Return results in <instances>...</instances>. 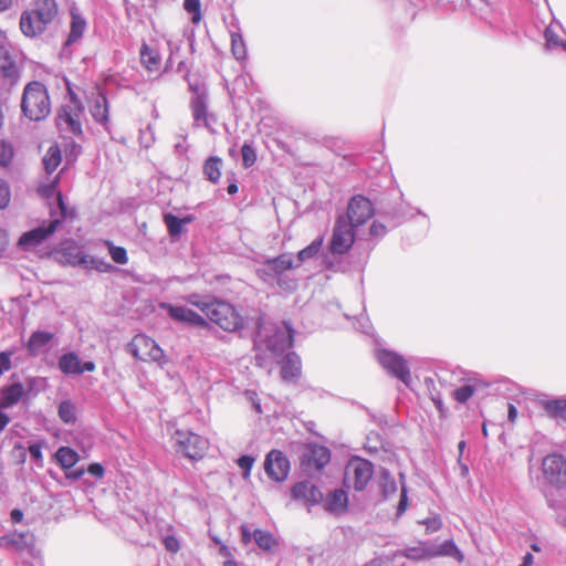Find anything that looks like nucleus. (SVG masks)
<instances>
[{
	"label": "nucleus",
	"mask_w": 566,
	"mask_h": 566,
	"mask_svg": "<svg viewBox=\"0 0 566 566\" xmlns=\"http://www.w3.org/2000/svg\"><path fill=\"white\" fill-rule=\"evenodd\" d=\"M186 301L198 307L211 322L226 332H235L243 327L242 316L230 303L197 293L188 295Z\"/></svg>",
	"instance_id": "1"
},
{
	"label": "nucleus",
	"mask_w": 566,
	"mask_h": 566,
	"mask_svg": "<svg viewBox=\"0 0 566 566\" xmlns=\"http://www.w3.org/2000/svg\"><path fill=\"white\" fill-rule=\"evenodd\" d=\"M59 13L55 0H34L31 7L20 15V30L27 38L42 35L53 23Z\"/></svg>",
	"instance_id": "2"
},
{
	"label": "nucleus",
	"mask_w": 566,
	"mask_h": 566,
	"mask_svg": "<svg viewBox=\"0 0 566 566\" xmlns=\"http://www.w3.org/2000/svg\"><path fill=\"white\" fill-rule=\"evenodd\" d=\"M21 112L32 122H40L51 112V103L48 88L39 81L29 82L21 98Z\"/></svg>",
	"instance_id": "3"
},
{
	"label": "nucleus",
	"mask_w": 566,
	"mask_h": 566,
	"mask_svg": "<svg viewBox=\"0 0 566 566\" xmlns=\"http://www.w3.org/2000/svg\"><path fill=\"white\" fill-rule=\"evenodd\" d=\"M59 253L61 254V262L73 268L95 270L101 273L113 270V265L104 259L87 255L74 240L64 241Z\"/></svg>",
	"instance_id": "4"
},
{
	"label": "nucleus",
	"mask_w": 566,
	"mask_h": 566,
	"mask_svg": "<svg viewBox=\"0 0 566 566\" xmlns=\"http://www.w3.org/2000/svg\"><path fill=\"white\" fill-rule=\"evenodd\" d=\"M375 468L373 462L358 455H354L348 461L345 469L344 483L353 488L356 492L366 490L373 479Z\"/></svg>",
	"instance_id": "5"
},
{
	"label": "nucleus",
	"mask_w": 566,
	"mask_h": 566,
	"mask_svg": "<svg viewBox=\"0 0 566 566\" xmlns=\"http://www.w3.org/2000/svg\"><path fill=\"white\" fill-rule=\"evenodd\" d=\"M84 107L82 102L72 91L70 92V103L63 105L57 114L56 124L63 132H69L75 136L82 135L81 116Z\"/></svg>",
	"instance_id": "6"
},
{
	"label": "nucleus",
	"mask_w": 566,
	"mask_h": 566,
	"mask_svg": "<svg viewBox=\"0 0 566 566\" xmlns=\"http://www.w3.org/2000/svg\"><path fill=\"white\" fill-rule=\"evenodd\" d=\"M376 357L380 366L392 377L399 379L406 386L411 384L410 367L406 358L390 349H378Z\"/></svg>",
	"instance_id": "7"
},
{
	"label": "nucleus",
	"mask_w": 566,
	"mask_h": 566,
	"mask_svg": "<svg viewBox=\"0 0 566 566\" xmlns=\"http://www.w3.org/2000/svg\"><path fill=\"white\" fill-rule=\"evenodd\" d=\"M129 354L143 361H155L160 366L167 363L166 355L159 345L150 337L138 334L127 346Z\"/></svg>",
	"instance_id": "8"
},
{
	"label": "nucleus",
	"mask_w": 566,
	"mask_h": 566,
	"mask_svg": "<svg viewBox=\"0 0 566 566\" xmlns=\"http://www.w3.org/2000/svg\"><path fill=\"white\" fill-rule=\"evenodd\" d=\"M294 266L292 254L282 253L279 256L265 259L263 265L256 270V274L264 282L276 281L280 287H285L283 275Z\"/></svg>",
	"instance_id": "9"
},
{
	"label": "nucleus",
	"mask_w": 566,
	"mask_h": 566,
	"mask_svg": "<svg viewBox=\"0 0 566 566\" xmlns=\"http://www.w3.org/2000/svg\"><path fill=\"white\" fill-rule=\"evenodd\" d=\"M355 228L345 217H338L329 241V251L333 254H345L355 242Z\"/></svg>",
	"instance_id": "10"
},
{
	"label": "nucleus",
	"mask_w": 566,
	"mask_h": 566,
	"mask_svg": "<svg viewBox=\"0 0 566 566\" xmlns=\"http://www.w3.org/2000/svg\"><path fill=\"white\" fill-rule=\"evenodd\" d=\"M294 344V328L287 321L275 327L272 335L265 340L266 350L275 358L282 357Z\"/></svg>",
	"instance_id": "11"
},
{
	"label": "nucleus",
	"mask_w": 566,
	"mask_h": 566,
	"mask_svg": "<svg viewBox=\"0 0 566 566\" xmlns=\"http://www.w3.org/2000/svg\"><path fill=\"white\" fill-rule=\"evenodd\" d=\"M177 451L185 454L190 460L203 458L208 449L209 442L206 438L190 432L176 431Z\"/></svg>",
	"instance_id": "12"
},
{
	"label": "nucleus",
	"mask_w": 566,
	"mask_h": 566,
	"mask_svg": "<svg viewBox=\"0 0 566 566\" xmlns=\"http://www.w3.org/2000/svg\"><path fill=\"white\" fill-rule=\"evenodd\" d=\"M546 482L556 490L566 489V459L560 454H548L542 463Z\"/></svg>",
	"instance_id": "13"
},
{
	"label": "nucleus",
	"mask_w": 566,
	"mask_h": 566,
	"mask_svg": "<svg viewBox=\"0 0 566 566\" xmlns=\"http://www.w3.org/2000/svg\"><path fill=\"white\" fill-rule=\"evenodd\" d=\"M374 213L375 210L370 200L363 195H356L348 201L347 211L344 217L347 218L348 222L358 228L365 224Z\"/></svg>",
	"instance_id": "14"
},
{
	"label": "nucleus",
	"mask_w": 566,
	"mask_h": 566,
	"mask_svg": "<svg viewBox=\"0 0 566 566\" xmlns=\"http://www.w3.org/2000/svg\"><path fill=\"white\" fill-rule=\"evenodd\" d=\"M263 465L266 475L274 482L285 481L291 470L287 457L276 449L265 455Z\"/></svg>",
	"instance_id": "15"
},
{
	"label": "nucleus",
	"mask_w": 566,
	"mask_h": 566,
	"mask_svg": "<svg viewBox=\"0 0 566 566\" xmlns=\"http://www.w3.org/2000/svg\"><path fill=\"white\" fill-rule=\"evenodd\" d=\"M62 224L61 219H52L48 223H42L24 233L19 238L18 245L23 249H30L46 240Z\"/></svg>",
	"instance_id": "16"
},
{
	"label": "nucleus",
	"mask_w": 566,
	"mask_h": 566,
	"mask_svg": "<svg viewBox=\"0 0 566 566\" xmlns=\"http://www.w3.org/2000/svg\"><path fill=\"white\" fill-rule=\"evenodd\" d=\"M159 307L166 311L169 317L176 322L199 327L208 325L207 321L201 315L186 306L163 302L159 304Z\"/></svg>",
	"instance_id": "17"
},
{
	"label": "nucleus",
	"mask_w": 566,
	"mask_h": 566,
	"mask_svg": "<svg viewBox=\"0 0 566 566\" xmlns=\"http://www.w3.org/2000/svg\"><path fill=\"white\" fill-rule=\"evenodd\" d=\"M329 461V449L317 443L308 444L302 454V464L316 471L323 470Z\"/></svg>",
	"instance_id": "18"
},
{
	"label": "nucleus",
	"mask_w": 566,
	"mask_h": 566,
	"mask_svg": "<svg viewBox=\"0 0 566 566\" xmlns=\"http://www.w3.org/2000/svg\"><path fill=\"white\" fill-rule=\"evenodd\" d=\"M291 496L295 501H304L310 506L316 505L323 500L321 490L310 481H301L294 484Z\"/></svg>",
	"instance_id": "19"
},
{
	"label": "nucleus",
	"mask_w": 566,
	"mask_h": 566,
	"mask_svg": "<svg viewBox=\"0 0 566 566\" xmlns=\"http://www.w3.org/2000/svg\"><path fill=\"white\" fill-rule=\"evenodd\" d=\"M489 382L482 380L479 375H470L463 385L453 391L454 399L460 403H465L478 390L484 389Z\"/></svg>",
	"instance_id": "20"
},
{
	"label": "nucleus",
	"mask_w": 566,
	"mask_h": 566,
	"mask_svg": "<svg viewBox=\"0 0 566 566\" xmlns=\"http://www.w3.org/2000/svg\"><path fill=\"white\" fill-rule=\"evenodd\" d=\"M281 377L284 381H292L301 376L302 363L295 352H287L280 361Z\"/></svg>",
	"instance_id": "21"
},
{
	"label": "nucleus",
	"mask_w": 566,
	"mask_h": 566,
	"mask_svg": "<svg viewBox=\"0 0 566 566\" xmlns=\"http://www.w3.org/2000/svg\"><path fill=\"white\" fill-rule=\"evenodd\" d=\"M34 538L30 532H12L0 537V546L24 551L33 545Z\"/></svg>",
	"instance_id": "22"
},
{
	"label": "nucleus",
	"mask_w": 566,
	"mask_h": 566,
	"mask_svg": "<svg viewBox=\"0 0 566 566\" xmlns=\"http://www.w3.org/2000/svg\"><path fill=\"white\" fill-rule=\"evenodd\" d=\"M90 113L96 123L102 125L108 123L109 105L104 93L98 92L96 95H93L90 102Z\"/></svg>",
	"instance_id": "23"
},
{
	"label": "nucleus",
	"mask_w": 566,
	"mask_h": 566,
	"mask_svg": "<svg viewBox=\"0 0 566 566\" xmlns=\"http://www.w3.org/2000/svg\"><path fill=\"white\" fill-rule=\"evenodd\" d=\"M24 394H25L24 386L20 381L2 387L0 407L1 408L13 407L22 399Z\"/></svg>",
	"instance_id": "24"
},
{
	"label": "nucleus",
	"mask_w": 566,
	"mask_h": 566,
	"mask_svg": "<svg viewBox=\"0 0 566 566\" xmlns=\"http://www.w3.org/2000/svg\"><path fill=\"white\" fill-rule=\"evenodd\" d=\"M325 510L329 513H345L348 507V495L343 489H336L327 495L325 501Z\"/></svg>",
	"instance_id": "25"
},
{
	"label": "nucleus",
	"mask_w": 566,
	"mask_h": 566,
	"mask_svg": "<svg viewBox=\"0 0 566 566\" xmlns=\"http://www.w3.org/2000/svg\"><path fill=\"white\" fill-rule=\"evenodd\" d=\"M57 366L64 375H82V369H80V356L73 350L62 354L59 358Z\"/></svg>",
	"instance_id": "26"
},
{
	"label": "nucleus",
	"mask_w": 566,
	"mask_h": 566,
	"mask_svg": "<svg viewBox=\"0 0 566 566\" xmlns=\"http://www.w3.org/2000/svg\"><path fill=\"white\" fill-rule=\"evenodd\" d=\"M379 492L384 500H389L395 496L398 491V485L390 471L386 468L379 470L378 481Z\"/></svg>",
	"instance_id": "27"
},
{
	"label": "nucleus",
	"mask_w": 566,
	"mask_h": 566,
	"mask_svg": "<svg viewBox=\"0 0 566 566\" xmlns=\"http://www.w3.org/2000/svg\"><path fill=\"white\" fill-rule=\"evenodd\" d=\"M86 20L82 17V14L72 11L71 12V25L70 33L65 41V45H72L76 43L84 34L86 30Z\"/></svg>",
	"instance_id": "28"
},
{
	"label": "nucleus",
	"mask_w": 566,
	"mask_h": 566,
	"mask_svg": "<svg viewBox=\"0 0 566 566\" xmlns=\"http://www.w3.org/2000/svg\"><path fill=\"white\" fill-rule=\"evenodd\" d=\"M140 63L149 72L158 70L160 64V54L156 49L150 48L146 42H143L140 50Z\"/></svg>",
	"instance_id": "29"
},
{
	"label": "nucleus",
	"mask_w": 566,
	"mask_h": 566,
	"mask_svg": "<svg viewBox=\"0 0 566 566\" xmlns=\"http://www.w3.org/2000/svg\"><path fill=\"white\" fill-rule=\"evenodd\" d=\"M401 556L411 560H423L437 556L436 548L420 543L417 546H408L401 551Z\"/></svg>",
	"instance_id": "30"
},
{
	"label": "nucleus",
	"mask_w": 566,
	"mask_h": 566,
	"mask_svg": "<svg viewBox=\"0 0 566 566\" xmlns=\"http://www.w3.org/2000/svg\"><path fill=\"white\" fill-rule=\"evenodd\" d=\"M54 338V334L46 331H34L27 343L28 350L35 355L39 353V350L46 346L52 339Z\"/></svg>",
	"instance_id": "31"
},
{
	"label": "nucleus",
	"mask_w": 566,
	"mask_h": 566,
	"mask_svg": "<svg viewBox=\"0 0 566 566\" xmlns=\"http://www.w3.org/2000/svg\"><path fill=\"white\" fill-rule=\"evenodd\" d=\"M57 464L63 470L73 468L80 460L77 452L70 447H60L55 452Z\"/></svg>",
	"instance_id": "32"
},
{
	"label": "nucleus",
	"mask_w": 566,
	"mask_h": 566,
	"mask_svg": "<svg viewBox=\"0 0 566 566\" xmlns=\"http://www.w3.org/2000/svg\"><path fill=\"white\" fill-rule=\"evenodd\" d=\"M253 541L258 547L265 553H271L275 547L279 546V542L274 535L271 532L261 528H254Z\"/></svg>",
	"instance_id": "33"
},
{
	"label": "nucleus",
	"mask_w": 566,
	"mask_h": 566,
	"mask_svg": "<svg viewBox=\"0 0 566 566\" xmlns=\"http://www.w3.org/2000/svg\"><path fill=\"white\" fill-rule=\"evenodd\" d=\"M541 407L547 412L551 417L562 416L566 411V398L557 397V398H542L538 400Z\"/></svg>",
	"instance_id": "34"
},
{
	"label": "nucleus",
	"mask_w": 566,
	"mask_h": 566,
	"mask_svg": "<svg viewBox=\"0 0 566 566\" xmlns=\"http://www.w3.org/2000/svg\"><path fill=\"white\" fill-rule=\"evenodd\" d=\"M222 159L218 156H210L203 164V174L209 181L217 184L221 177Z\"/></svg>",
	"instance_id": "35"
},
{
	"label": "nucleus",
	"mask_w": 566,
	"mask_h": 566,
	"mask_svg": "<svg viewBox=\"0 0 566 566\" xmlns=\"http://www.w3.org/2000/svg\"><path fill=\"white\" fill-rule=\"evenodd\" d=\"M165 224L171 238H177L181 234L184 226L190 221V218L181 219L176 214L166 213L164 216Z\"/></svg>",
	"instance_id": "36"
},
{
	"label": "nucleus",
	"mask_w": 566,
	"mask_h": 566,
	"mask_svg": "<svg viewBox=\"0 0 566 566\" xmlns=\"http://www.w3.org/2000/svg\"><path fill=\"white\" fill-rule=\"evenodd\" d=\"M190 108L196 124H199L201 120L207 123V96H192Z\"/></svg>",
	"instance_id": "37"
},
{
	"label": "nucleus",
	"mask_w": 566,
	"mask_h": 566,
	"mask_svg": "<svg viewBox=\"0 0 566 566\" xmlns=\"http://www.w3.org/2000/svg\"><path fill=\"white\" fill-rule=\"evenodd\" d=\"M62 154L56 145L50 146L43 157V166L48 174H52L61 164Z\"/></svg>",
	"instance_id": "38"
},
{
	"label": "nucleus",
	"mask_w": 566,
	"mask_h": 566,
	"mask_svg": "<svg viewBox=\"0 0 566 566\" xmlns=\"http://www.w3.org/2000/svg\"><path fill=\"white\" fill-rule=\"evenodd\" d=\"M57 415L65 424H73L76 421V406L70 399L62 400L57 408Z\"/></svg>",
	"instance_id": "39"
},
{
	"label": "nucleus",
	"mask_w": 566,
	"mask_h": 566,
	"mask_svg": "<svg viewBox=\"0 0 566 566\" xmlns=\"http://www.w3.org/2000/svg\"><path fill=\"white\" fill-rule=\"evenodd\" d=\"M323 245V237H317L307 247L302 249L297 253V263L295 266H300L303 262L314 258Z\"/></svg>",
	"instance_id": "40"
},
{
	"label": "nucleus",
	"mask_w": 566,
	"mask_h": 566,
	"mask_svg": "<svg viewBox=\"0 0 566 566\" xmlns=\"http://www.w3.org/2000/svg\"><path fill=\"white\" fill-rule=\"evenodd\" d=\"M184 9L191 15L190 20L193 24H198L202 20L200 0H184Z\"/></svg>",
	"instance_id": "41"
},
{
	"label": "nucleus",
	"mask_w": 566,
	"mask_h": 566,
	"mask_svg": "<svg viewBox=\"0 0 566 566\" xmlns=\"http://www.w3.org/2000/svg\"><path fill=\"white\" fill-rule=\"evenodd\" d=\"M231 51L237 60H243L247 56V48L240 33L231 34Z\"/></svg>",
	"instance_id": "42"
},
{
	"label": "nucleus",
	"mask_w": 566,
	"mask_h": 566,
	"mask_svg": "<svg viewBox=\"0 0 566 566\" xmlns=\"http://www.w3.org/2000/svg\"><path fill=\"white\" fill-rule=\"evenodd\" d=\"M109 255L112 260L119 265H124L128 262L127 251L123 247L114 245L113 242L106 241Z\"/></svg>",
	"instance_id": "43"
},
{
	"label": "nucleus",
	"mask_w": 566,
	"mask_h": 566,
	"mask_svg": "<svg viewBox=\"0 0 566 566\" xmlns=\"http://www.w3.org/2000/svg\"><path fill=\"white\" fill-rule=\"evenodd\" d=\"M399 478H400V499H399V503L397 505V516H401L408 509L409 506V499H408V490H407V486H406V482H405V474L403 473H399Z\"/></svg>",
	"instance_id": "44"
},
{
	"label": "nucleus",
	"mask_w": 566,
	"mask_h": 566,
	"mask_svg": "<svg viewBox=\"0 0 566 566\" xmlns=\"http://www.w3.org/2000/svg\"><path fill=\"white\" fill-rule=\"evenodd\" d=\"M436 553L437 556H454L459 560L463 558L462 553L451 539L444 541V543L439 548H436Z\"/></svg>",
	"instance_id": "45"
},
{
	"label": "nucleus",
	"mask_w": 566,
	"mask_h": 566,
	"mask_svg": "<svg viewBox=\"0 0 566 566\" xmlns=\"http://www.w3.org/2000/svg\"><path fill=\"white\" fill-rule=\"evenodd\" d=\"M381 213L392 221V227L400 224L407 218L402 205L392 207L390 209L384 208Z\"/></svg>",
	"instance_id": "46"
},
{
	"label": "nucleus",
	"mask_w": 566,
	"mask_h": 566,
	"mask_svg": "<svg viewBox=\"0 0 566 566\" xmlns=\"http://www.w3.org/2000/svg\"><path fill=\"white\" fill-rule=\"evenodd\" d=\"M242 165L245 168L252 167L256 161V151L252 144L245 142L241 147Z\"/></svg>",
	"instance_id": "47"
},
{
	"label": "nucleus",
	"mask_w": 566,
	"mask_h": 566,
	"mask_svg": "<svg viewBox=\"0 0 566 566\" xmlns=\"http://www.w3.org/2000/svg\"><path fill=\"white\" fill-rule=\"evenodd\" d=\"M544 38H545L546 46L548 50L559 48L562 44V41L564 40V39L559 38L555 28L552 24L545 29Z\"/></svg>",
	"instance_id": "48"
},
{
	"label": "nucleus",
	"mask_w": 566,
	"mask_h": 566,
	"mask_svg": "<svg viewBox=\"0 0 566 566\" xmlns=\"http://www.w3.org/2000/svg\"><path fill=\"white\" fill-rule=\"evenodd\" d=\"M13 158V148L10 143L0 139V165L7 166Z\"/></svg>",
	"instance_id": "49"
},
{
	"label": "nucleus",
	"mask_w": 566,
	"mask_h": 566,
	"mask_svg": "<svg viewBox=\"0 0 566 566\" xmlns=\"http://www.w3.org/2000/svg\"><path fill=\"white\" fill-rule=\"evenodd\" d=\"M468 2L473 12L481 18H485L491 10V3L488 0H468Z\"/></svg>",
	"instance_id": "50"
},
{
	"label": "nucleus",
	"mask_w": 566,
	"mask_h": 566,
	"mask_svg": "<svg viewBox=\"0 0 566 566\" xmlns=\"http://www.w3.org/2000/svg\"><path fill=\"white\" fill-rule=\"evenodd\" d=\"M11 199L10 187L7 181L0 179V210L8 207Z\"/></svg>",
	"instance_id": "51"
},
{
	"label": "nucleus",
	"mask_w": 566,
	"mask_h": 566,
	"mask_svg": "<svg viewBox=\"0 0 566 566\" xmlns=\"http://www.w3.org/2000/svg\"><path fill=\"white\" fill-rule=\"evenodd\" d=\"M237 463L240 467V469H242L243 476L247 478L250 475L251 469L254 463V458L250 454H243L239 457Z\"/></svg>",
	"instance_id": "52"
},
{
	"label": "nucleus",
	"mask_w": 566,
	"mask_h": 566,
	"mask_svg": "<svg viewBox=\"0 0 566 566\" xmlns=\"http://www.w3.org/2000/svg\"><path fill=\"white\" fill-rule=\"evenodd\" d=\"M12 352L4 350L0 352V376L12 367L11 363Z\"/></svg>",
	"instance_id": "53"
},
{
	"label": "nucleus",
	"mask_w": 566,
	"mask_h": 566,
	"mask_svg": "<svg viewBox=\"0 0 566 566\" xmlns=\"http://www.w3.org/2000/svg\"><path fill=\"white\" fill-rule=\"evenodd\" d=\"M56 207L60 211V217H57L56 219H61L63 222L65 219L70 217L71 213L61 192H59L56 196Z\"/></svg>",
	"instance_id": "54"
},
{
	"label": "nucleus",
	"mask_w": 566,
	"mask_h": 566,
	"mask_svg": "<svg viewBox=\"0 0 566 566\" xmlns=\"http://www.w3.org/2000/svg\"><path fill=\"white\" fill-rule=\"evenodd\" d=\"M369 233L377 239L384 238L387 233V227L378 221H374L369 228Z\"/></svg>",
	"instance_id": "55"
},
{
	"label": "nucleus",
	"mask_w": 566,
	"mask_h": 566,
	"mask_svg": "<svg viewBox=\"0 0 566 566\" xmlns=\"http://www.w3.org/2000/svg\"><path fill=\"white\" fill-rule=\"evenodd\" d=\"M28 450H29V453H30V457L32 460H34L35 462L42 461L43 454H42V444L41 443L33 442L29 446Z\"/></svg>",
	"instance_id": "56"
},
{
	"label": "nucleus",
	"mask_w": 566,
	"mask_h": 566,
	"mask_svg": "<svg viewBox=\"0 0 566 566\" xmlns=\"http://www.w3.org/2000/svg\"><path fill=\"white\" fill-rule=\"evenodd\" d=\"M240 532H241V542L244 545L249 544L251 541L254 539V528L252 530L251 526H249L247 524H242L240 526Z\"/></svg>",
	"instance_id": "57"
},
{
	"label": "nucleus",
	"mask_w": 566,
	"mask_h": 566,
	"mask_svg": "<svg viewBox=\"0 0 566 566\" xmlns=\"http://www.w3.org/2000/svg\"><path fill=\"white\" fill-rule=\"evenodd\" d=\"M164 542V545H165V548L170 552V553H176L179 551V541L172 536V535H167L164 537L163 539Z\"/></svg>",
	"instance_id": "58"
},
{
	"label": "nucleus",
	"mask_w": 566,
	"mask_h": 566,
	"mask_svg": "<svg viewBox=\"0 0 566 566\" xmlns=\"http://www.w3.org/2000/svg\"><path fill=\"white\" fill-rule=\"evenodd\" d=\"M189 90L192 92V96H207L203 84L199 81H188Z\"/></svg>",
	"instance_id": "59"
},
{
	"label": "nucleus",
	"mask_w": 566,
	"mask_h": 566,
	"mask_svg": "<svg viewBox=\"0 0 566 566\" xmlns=\"http://www.w3.org/2000/svg\"><path fill=\"white\" fill-rule=\"evenodd\" d=\"M87 472L95 478H103L105 470L101 463L93 462L88 464Z\"/></svg>",
	"instance_id": "60"
},
{
	"label": "nucleus",
	"mask_w": 566,
	"mask_h": 566,
	"mask_svg": "<svg viewBox=\"0 0 566 566\" xmlns=\"http://www.w3.org/2000/svg\"><path fill=\"white\" fill-rule=\"evenodd\" d=\"M4 75L15 83L19 78V71L14 64H10L9 66L3 67Z\"/></svg>",
	"instance_id": "61"
},
{
	"label": "nucleus",
	"mask_w": 566,
	"mask_h": 566,
	"mask_svg": "<svg viewBox=\"0 0 566 566\" xmlns=\"http://www.w3.org/2000/svg\"><path fill=\"white\" fill-rule=\"evenodd\" d=\"M23 512L20 509H13L10 512V518L13 523H21L23 520Z\"/></svg>",
	"instance_id": "62"
},
{
	"label": "nucleus",
	"mask_w": 566,
	"mask_h": 566,
	"mask_svg": "<svg viewBox=\"0 0 566 566\" xmlns=\"http://www.w3.org/2000/svg\"><path fill=\"white\" fill-rule=\"evenodd\" d=\"M80 369H82L83 373H93L96 369V365L92 360L81 361Z\"/></svg>",
	"instance_id": "63"
},
{
	"label": "nucleus",
	"mask_w": 566,
	"mask_h": 566,
	"mask_svg": "<svg viewBox=\"0 0 566 566\" xmlns=\"http://www.w3.org/2000/svg\"><path fill=\"white\" fill-rule=\"evenodd\" d=\"M247 394L250 396V399H251V401H252L253 409H254L258 413H262V407H261L260 400H259V399H256V394H255V392H251V391H248Z\"/></svg>",
	"instance_id": "64"
}]
</instances>
